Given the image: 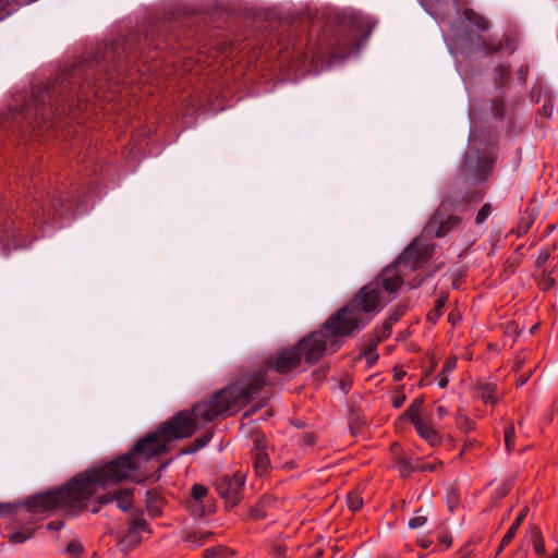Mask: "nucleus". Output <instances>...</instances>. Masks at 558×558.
Wrapping results in <instances>:
<instances>
[{"instance_id": "f257e3e1", "label": "nucleus", "mask_w": 558, "mask_h": 558, "mask_svg": "<svg viewBox=\"0 0 558 558\" xmlns=\"http://www.w3.org/2000/svg\"><path fill=\"white\" fill-rule=\"evenodd\" d=\"M167 28L150 25L143 37L119 38L110 45H97L90 59L78 60L71 69L60 73L53 82L33 90L31 99L22 109L23 118L33 129L53 128V118L72 112L74 100L77 106L90 96L106 98L107 89L119 83L133 84V73L140 75L143 83H148L146 73L170 75L168 66L184 72L194 70L195 63H207L203 51L196 56L177 52L172 36L167 35L162 41L157 37L166 36Z\"/></svg>"}, {"instance_id": "f03ea898", "label": "nucleus", "mask_w": 558, "mask_h": 558, "mask_svg": "<svg viewBox=\"0 0 558 558\" xmlns=\"http://www.w3.org/2000/svg\"><path fill=\"white\" fill-rule=\"evenodd\" d=\"M460 223L459 217L446 215L438 209L426 223L422 238L415 239L393 265L380 272L375 282L363 287L348 305L331 315L318 330L301 338L294 344L301 361L313 365L327 353L338 351L343 337L364 328L373 315L380 312L389 301L384 298L380 288L389 293H396L408 271L420 269L429 260L435 246L425 238H442Z\"/></svg>"}, {"instance_id": "7ed1b4c3", "label": "nucleus", "mask_w": 558, "mask_h": 558, "mask_svg": "<svg viewBox=\"0 0 558 558\" xmlns=\"http://www.w3.org/2000/svg\"><path fill=\"white\" fill-rule=\"evenodd\" d=\"M302 364L294 345L284 348L269 356L265 365L255 372H244L208 400L196 403L191 412L181 411L162 424V433H168L172 440L190 437L197 428L214 421L219 415H230L242 407L256 401V405L244 416H251L265 407L269 400L270 385L268 372L286 375L298 369Z\"/></svg>"}, {"instance_id": "20e7f679", "label": "nucleus", "mask_w": 558, "mask_h": 558, "mask_svg": "<svg viewBox=\"0 0 558 558\" xmlns=\"http://www.w3.org/2000/svg\"><path fill=\"white\" fill-rule=\"evenodd\" d=\"M171 441L169 434L162 433L161 425L155 433L137 440L129 453L77 474L59 489L28 498L25 506L36 514L54 510L77 513L86 507V501L100 490L133 476L142 468L143 462L166 453Z\"/></svg>"}, {"instance_id": "39448f33", "label": "nucleus", "mask_w": 558, "mask_h": 558, "mask_svg": "<svg viewBox=\"0 0 558 558\" xmlns=\"http://www.w3.org/2000/svg\"><path fill=\"white\" fill-rule=\"evenodd\" d=\"M26 190L27 199L20 202L14 213L0 207V251L27 246L32 242V227L44 222L52 211L58 213L68 201L63 194L46 192L37 179H32V186Z\"/></svg>"}, {"instance_id": "423d86ee", "label": "nucleus", "mask_w": 558, "mask_h": 558, "mask_svg": "<svg viewBox=\"0 0 558 558\" xmlns=\"http://www.w3.org/2000/svg\"><path fill=\"white\" fill-rule=\"evenodd\" d=\"M245 476L242 473L223 475L216 481V490L227 507L236 506L243 497Z\"/></svg>"}, {"instance_id": "0eeeda50", "label": "nucleus", "mask_w": 558, "mask_h": 558, "mask_svg": "<svg viewBox=\"0 0 558 558\" xmlns=\"http://www.w3.org/2000/svg\"><path fill=\"white\" fill-rule=\"evenodd\" d=\"M341 24L349 29L350 36L352 37L350 45L352 46L362 35L368 36L375 26L369 16L353 9H348L342 12Z\"/></svg>"}, {"instance_id": "6e6552de", "label": "nucleus", "mask_w": 558, "mask_h": 558, "mask_svg": "<svg viewBox=\"0 0 558 558\" xmlns=\"http://www.w3.org/2000/svg\"><path fill=\"white\" fill-rule=\"evenodd\" d=\"M495 163L494 157H481L477 151H469L465 155L462 171L471 174L475 180H485L492 172Z\"/></svg>"}, {"instance_id": "1a4fd4ad", "label": "nucleus", "mask_w": 558, "mask_h": 558, "mask_svg": "<svg viewBox=\"0 0 558 558\" xmlns=\"http://www.w3.org/2000/svg\"><path fill=\"white\" fill-rule=\"evenodd\" d=\"M98 499L100 505L117 501L118 507L121 510L126 511L131 508L133 502V490L129 488L120 489L113 493L104 494L99 496Z\"/></svg>"}, {"instance_id": "9d476101", "label": "nucleus", "mask_w": 558, "mask_h": 558, "mask_svg": "<svg viewBox=\"0 0 558 558\" xmlns=\"http://www.w3.org/2000/svg\"><path fill=\"white\" fill-rule=\"evenodd\" d=\"M147 527V522L142 515L131 518L129 521V533L120 541V545L124 546L128 542L136 545L140 542L137 534L146 531Z\"/></svg>"}, {"instance_id": "9b49d317", "label": "nucleus", "mask_w": 558, "mask_h": 558, "mask_svg": "<svg viewBox=\"0 0 558 558\" xmlns=\"http://www.w3.org/2000/svg\"><path fill=\"white\" fill-rule=\"evenodd\" d=\"M417 434L423 438L429 446L436 447L441 444V436L439 433L424 420H417L413 424Z\"/></svg>"}, {"instance_id": "f8f14e48", "label": "nucleus", "mask_w": 558, "mask_h": 558, "mask_svg": "<svg viewBox=\"0 0 558 558\" xmlns=\"http://www.w3.org/2000/svg\"><path fill=\"white\" fill-rule=\"evenodd\" d=\"M476 393L485 404H496L500 399V393L494 383H480L476 386Z\"/></svg>"}, {"instance_id": "ddd939ff", "label": "nucleus", "mask_w": 558, "mask_h": 558, "mask_svg": "<svg viewBox=\"0 0 558 558\" xmlns=\"http://www.w3.org/2000/svg\"><path fill=\"white\" fill-rule=\"evenodd\" d=\"M527 513V509L523 508L520 513L517 515L511 526L508 529L507 533L504 535L500 545L498 547L497 554H500L505 547H507L512 539L514 538L518 530L520 529L522 522L524 521Z\"/></svg>"}, {"instance_id": "4468645a", "label": "nucleus", "mask_w": 558, "mask_h": 558, "mask_svg": "<svg viewBox=\"0 0 558 558\" xmlns=\"http://www.w3.org/2000/svg\"><path fill=\"white\" fill-rule=\"evenodd\" d=\"M533 546L535 554L538 557L546 555L545 542L543 535L537 526H531L526 535Z\"/></svg>"}, {"instance_id": "2eb2a0df", "label": "nucleus", "mask_w": 558, "mask_h": 558, "mask_svg": "<svg viewBox=\"0 0 558 558\" xmlns=\"http://www.w3.org/2000/svg\"><path fill=\"white\" fill-rule=\"evenodd\" d=\"M252 460L257 475L262 476L268 471L270 459L267 451H252Z\"/></svg>"}, {"instance_id": "dca6fc26", "label": "nucleus", "mask_w": 558, "mask_h": 558, "mask_svg": "<svg viewBox=\"0 0 558 558\" xmlns=\"http://www.w3.org/2000/svg\"><path fill=\"white\" fill-rule=\"evenodd\" d=\"M463 15L465 20H468L478 31L485 32L489 29V21L485 16L475 12L473 9H465L463 11Z\"/></svg>"}, {"instance_id": "f3484780", "label": "nucleus", "mask_w": 558, "mask_h": 558, "mask_svg": "<svg viewBox=\"0 0 558 558\" xmlns=\"http://www.w3.org/2000/svg\"><path fill=\"white\" fill-rule=\"evenodd\" d=\"M501 49V43L487 40L485 37L477 35L476 36V50L482 51L486 54H490L497 52Z\"/></svg>"}, {"instance_id": "a211bd4d", "label": "nucleus", "mask_w": 558, "mask_h": 558, "mask_svg": "<svg viewBox=\"0 0 558 558\" xmlns=\"http://www.w3.org/2000/svg\"><path fill=\"white\" fill-rule=\"evenodd\" d=\"M457 366L456 359H448L441 372L437 376V384L440 388H446L449 383V375L453 372Z\"/></svg>"}, {"instance_id": "6ab92c4d", "label": "nucleus", "mask_w": 558, "mask_h": 558, "mask_svg": "<svg viewBox=\"0 0 558 558\" xmlns=\"http://www.w3.org/2000/svg\"><path fill=\"white\" fill-rule=\"evenodd\" d=\"M396 468L403 477L409 476L412 472L416 471V465H413L411 459L405 456H401L396 459Z\"/></svg>"}, {"instance_id": "aec40b11", "label": "nucleus", "mask_w": 558, "mask_h": 558, "mask_svg": "<svg viewBox=\"0 0 558 558\" xmlns=\"http://www.w3.org/2000/svg\"><path fill=\"white\" fill-rule=\"evenodd\" d=\"M213 434L206 433L199 437H197L192 444H190L185 449V453H194L198 451L199 449L204 448L211 439Z\"/></svg>"}, {"instance_id": "412c9836", "label": "nucleus", "mask_w": 558, "mask_h": 558, "mask_svg": "<svg viewBox=\"0 0 558 558\" xmlns=\"http://www.w3.org/2000/svg\"><path fill=\"white\" fill-rule=\"evenodd\" d=\"M422 404H423V399L416 398V399H414L412 401V403L408 408L405 414L409 416V418L411 420L412 424H415V422L417 420H423L420 416V411H421Z\"/></svg>"}, {"instance_id": "4be33fe9", "label": "nucleus", "mask_w": 558, "mask_h": 558, "mask_svg": "<svg viewBox=\"0 0 558 558\" xmlns=\"http://www.w3.org/2000/svg\"><path fill=\"white\" fill-rule=\"evenodd\" d=\"M347 505L350 510L359 511L363 506V498L359 492H351L347 497Z\"/></svg>"}, {"instance_id": "5701e85b", "label": "nucleus", "mask_w": 558, "mask_h": 558, "mask_svg": "<svg viewBox=\"0 0 558 558\" xmlns=\"http://www.w3.org/2000/svg\"><path fill=\"white\" fill-rule=\"evenodd\" d=\"M252 451H267V440L264 434L256 432L253 434Z\"/></svg>"}, {"instance_id": "b1692460", "label": "nucleus", "mask_w": 558, "mask_h": 558, "mask_svg": "<svg viewBox=\"0 0 558 558\" xmlns=\"http://www.w3.org/2000/svg\"><path fill=\"white\" fill-rule=\"evenodd\" d=\"M207 487L201 484H194L191 489V495L195 502H202L203 499L207 496Z\"/></svg>"}, {"instance_id": "393cba45", "label": "nucleus", "mask_w": 558, "mask_h": 558, "mask_svg": "<svg viewBox=\"0 0 558 558\" xmlns=\"http://www.w3.org/2000/svg\"><path fill=\"white\" fill-rule=\"evenodd\" d=\"M66 553L72 556V558H80L83 554V545L78 539H72L66 546Z\"/></svg>"}, {"instance_id": "a878e982", "label": "nucleus", "mask_w": 558, "mask_h": 558, "mask_svg": "<svg viewBox=\"0 0 558 558\" xmlns=\"http://www.w3.org/2000/svg\"><path fill=\"white\" fill-rule=\"evenodd\" d=\"M492 211H493L492 205L489 203L484 204L476 215L475 223L476 225L483 223L490 216Z\"/></svg>"}, {"instance_id": "bb28decb", "label": "nucleus", "mask_w": 558, "mask_h": 558, "mask_svg": "<svg viewBox=\"0 0 558 558\" xmlns=\"http://www.w3.org/2000/svg\"><path fill=\"white\" fill-rule=\"evenodd\" d=\"M445 305V301L442 299H438L435 302V307L428 313L429 320H436L442 313V307Z\"/></svg>"}, {"instance_id": "cd10ccee", "label": "nucleus", "mask_w": 558, "mask_h": 558, "mask_svg": "<svg viewBox=\"0 0 558 558\" xmlns=\"http://www.w3.org/2000/svg\"><path fill=\"white\" fill-rule=\"evenodd\" d=\"M514 426L512 424L505 428V442L508 450H511L514 446Z\"/></svg>"}, {"instance_id": "c85d7f7f", "label": "nucleus", "mask_w": 558, "mask_h": 558, "mask_svg": "<svg viewBox=\"0 0 558 558\" xmlns=\"http://www.w3.org/2000/svg\"><path fill=\"white\" fill-rule=\"evenodd\" d=\"M442 466V462H425L416 464V471L434 472Z\"/></svg>"}, {"instance_id": "c756f323", "label": "nucleus", "mask_w": 558, "mask_h": 558, "mask_svg": "<svg viewBox=\"0 0 558 558\" xmlns=\"http://www.w3.org/2000/svg\"><path fill=\"white\" fill-rule=\"evenodd\" d=\"M392 325L390 323L384 322L381 328L376 331L377 341H383L387 339L391 335Z\"/></svg>"}, {"instance_id": "7c9ffc66", "label": "nucleus", "mask_w": 558, "mask_h": 558, "mask_svg": "<svg viewBox=\"0 0 558 558\" xmlns=\"http://www.w3.org/2000/svg\"><path fill=\"white\" fill-rule=\"evenodd\" d=\"M405 399H407L405 395L403 393L402 389L399 388L392 396V399H391L392 407L396 409L401 408L402 404L404 403Z\"/></svg>"}, {"instance_id": "2f4dec72", "label": "nucleus", "mask_w": 558, "mask_h": 558, "mask_svg": "<svg viewBox=\"0 0 558 558\" xmlns=\"http://www.w3.org/2000/svg\"><path fill=\"white\" fill-rule=\"evenodd\" d=\"M427 519L424 515H415L409 520V526L411 529H418L426 523Z\"/></svg>"}, {"instance_id": "473e14b6", "label": "nucleus", "mask_w": 558, "mask_h": 558, "mask_svg": "<svg viewBox=\"0 0 558 558\" xmlns=\"http://www.w3.org/2000/svg\"><path fill=\"white\" fill-rule=\"evenodd\" d=\"M31 536V534L28 533H24V532H14L11 537H10V541L14 544H22L24 543L26 539H28Z\"/></svg>"}, {"instance_id": "72a5a7b5", "label": "nucleus", "mask_w": 558, "mask_h": 558, "mask_svg": "<svg viewBox=\"0 0 558 558\" xmlns=\"http://www.w3.org/2000/svg\"><path fill=\"white\" fill-rule=\"evenodd\" d=\"M532 225V220L531 219H527L526 221H524L522 219V221L519 223L518 228H517V234L519 236H521L522 234L526 233L527 230L530 229Z\"/></svg>"}, {"instance_id": "f704fd0d", "label": "nucleus", "mask_w": 558, "mask_h": 558, "mask_svg": "<svg viewBox=\"0 0 558 558\" xmlns=\"http://www.w3.org/2000/svg\"><path fill=\"white\" fill-rule=\"evenodd\" d=\"M211 536V533L210 532H204V531H197V532H194L190 538L191 539H197L202 543L206 542L208 537Z\"/></svg>"}, {"instance_id": "c9c22d12", "label": "nucleus", "mask_w": 558, "mask_h": 558, "mask_svg": "<svg viewBox=\"0 0 558 558\" xmlns=\"http://www.w3.org/2000/svg\"><path fill=\"white\" fill-rule=\"evenodd\" d=\"M458 558H475L471 546L470 545L463 546L458 554Z\"/></svg>"}, {"instance_id": "e433bc0d", "label": "nucleus", "mask_w": 558, "mask_h": 558, "mask_svg": "<svg viewBox=\"0 0 558 558\" xmlns=\"http://www.w3.org/2000/svg\"><path fill=\"white\" fill-rule=\"evenodd\" d=\"M496 72L499 77V83L501 84L509 75V69L507 66H499L496 69Z\"/></svg>"}, {"instance_id": "4c0bfd02", "label": "nucleus", "mask_w": 558, "mask_h": 558, "mask_svg": "<svg viewBox=\"0 0 558 558\" xmlns=\"http://www.w3.org/2000/svg\"><path fill=\"white\" fill-rule=\"evenodd\" d=\"M222 550H223L222 548H216V547L208 548L204 551V556H205V558H213L216 556H220Z\"/></svg>"}, {"instance_id": "58836bf2", "label": "nucleus", "mask_w": 558, "mask_h": 558, "mask_svg": "<svg viewBox=\"0 0 558 558\" xmlns=\"http://www.w3.org/2000/svg\"><path fill=\"white\" fill-rule=\"evenodd\" d=\"M401 317V314L398 312L392 313L387 319V323H390V325H395Z\"/></svg>"}, {"instance_id": "ea45409f", "label": "nucleus", "mask_w": 558, "mask_h": 558, "mask_svg": "<svg viewBox=\"0 0 558 558\" xmlns=\"http://www.w3.org/2000/svg\"><path fill=\"white\" fill-rule=\"evenodd\" d=\"M436 411L439 420L444 418L448 414V410L442 405H438Z\"/></svg>"}, {"instance_id": "a19ab883", "label": "nucleus", "mask_w": 558, "mask_h": 558, "mask_svg": "<svg viewBox=\"0 0 558 558\" xmlns=\"http://www.w3.org/2000/svg\"><path fill=\"white\" fill-rule=\"evenodd\" d=\"M404 376H405V372L402 369H396L393 373V379L396 381L402 380Z\"/></svg>"}, {"instance_id": "79ce46f5", "label": "nucleus", "mask_w": 558, "mask_h": 558, "mask_svg": "<svg viewBox=\"0 0 558 558\" xmlns=\"http://www.w3.org/2000/svg\"><path fill=\"white\" fill-rule=\"evenodd\" d=\"M439 542L445 545L446 547H449L452 543V538L451 536L449 535H442L440 538H439Z\"/></svg>"}, {"instance_id": "37998d69", "label": "nucleus", "mask_w": 558, "mask_h": 558, "mask_svg": "<svg viewBox=\"0 0 558 558\" xmlns=\"http://www.w3.org/2000/svg\"><path fill=\"white\" fill-rule=\"evenodd\" d=\"M422 282H423V278H420L417 280L415 279L414 282L410 283V288H412V289L417 288Z\"/></svg>"}, {"instance_id": "c03bdc74", "label": "nucleus", "mask_w": 558, "mask_h": 558, "mask_svg": "<svg viewBox=\"0 0 558 558\" xmlns=\"http://www.w3.org/2000/svg\"><path fill=\"white\" fill-rule=\"evenodd\" d=\"M517 558H525L526 551L523 549H519L515 554Z\"/></svg>"}, {"instance_id": "a18cd8bd", "label": "nucleus", "mask_w": 558, "mask_h": 558, "mask_svg": "<svg viewBox=\"0 0 558 558\" xmlns=\"http://www.w3.org/2000/svg\"><path fill=\"white\" fill-rule=\"evenodd\" d=\"M60 526H62V522H57L56 524L51 522L48 524L49 529H59Z\"/></svg>"}, {"instance_id": "49530a36", "label": "nucleus", "mask_w": 558, "mask_h": 558, "mask_svg": "<svg viewBox=\"0 0 558 558\" xmlns=\"http://www.w3.org/2000/svg\"><path fill=\"white\" fill-rule=\"evenodd\" d=\"M550 558H558V549L556 550L555 555Z\"/></svg>"}, {"instance_id": "de8ad7c7", "label": "nucleus", "mask_w": 558, "mask_h": 558, "mask_svg": "<svg viewBox=\"0 0 558 558\" xmlns=\"http://www.w3.org/2000/svg\"><path fill=\"white\" fill-rule=\"evenodd\" d=\"M3 506H0V511H2Z\"/></svg>"}]
</instances>
